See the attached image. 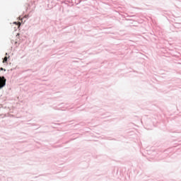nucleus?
<instances>
[{
    "mask_svg": "<svg viewBox=\"0 0 181 181\" xmlns=\"http://www.w3.org/2000/svg\"><path fill=\"white\" fill-rule=\"evenodd\" d=\"M8 62V57H5L3 59V63H6Z\"/></svg>",
    "mask_w": 181,
    "mask_h": 181,
    "instance_id": "2",
    "label": "nucleus"
},
{
    "mask_svg": "<svg viewBox=\"0 0 181 181\" xmlns=\"http://www.w3.org/2000/svg\"><path fill=\"white\" fill-rule=\"evenodd\" d=\"M0 70H4V68H1Z\"/></svg>",
    "mask_w": 181,
    "mask_h": 181,
    "instance_id": "3",
    "label": "nucleus"
},
{
    "mask_svg": "<svg viewBox=\"0 0 181 181\" xmlns=\"http://www.w3.org/2000/svg\"><path fill=\"white\" fill-rule=\"evenodd\" d=\"M6 85V79L4 76H0V90L1 88H4Z\"/></svg>",
    "mask_w": 181,
    "mask_h": 181,
    "instance_id": "1",
    "label": "nucleus"
}]
</instances>
